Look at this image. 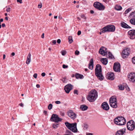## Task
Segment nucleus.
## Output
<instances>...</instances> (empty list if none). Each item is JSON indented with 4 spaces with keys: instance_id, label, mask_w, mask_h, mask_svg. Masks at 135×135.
Masks as SVG:
<instances>
[{
    "instance_id": "1",
    "label": "nucleus",
    "mask_w": 135,
    "mask_h": 135,
    "mask_svg": "<svg viewBox=\"0 0 135 135\" xmlns=\"http://www.w3.org/2000/svg\"><path fill=\"white\" fill-rule=\"evenodd\" d=\"M95 74L97 78L100 80H102L104 79L102 73V67L100 65L97 64L96 65L95 69Z\"/></svg>"
},
{
    "instance_id": "2",
    "label": "nucleus",
    "mask_w": 135,
    "mask_h": 135,
    "mask_svg": "<svg viewBox=\"0 0 135 135\" xmlns=\"http://www.w3.org/2000/svg\"><path fill=\"white\" fill-rule=\"evenodd\" d=\"M97 97V91L95 90H91L88 96L87 99L90 102H93L96 99Z\"/></svg>"
},
{
    "instance_id": "3",
    "label": "nucleus",
    "mask_w": 135,
    "mask_h": 135,
    "mask_svg": "<svg viewBox=\"0 0 135 135\" xmlns=\"http://www.w3.org/2000/svg\"><path fill=\"white\" fill-rule=\"evenodd\" d=\"M114 121L115 124L119 125H124L126 123L125 119L122 116L117 117L114 119Z\"/></svg>"
},
{
    "instance_id": "4",
    "label": "nucleus",
    "mask_w": 135,
    "mask_h": 135,
    "mask_svg": "<svg viewBox=\"0 0 135 135\" xmlns=\"http://www.w3.org/2000/svg\"><path fill=\"white\" fill-rule=\"evenodd\" d=\"M65 124L67 127L73 132H77L78 130L76 127L77 123H70L66 122L65 123Z\"/></svg>"
},
{
    "instance_id": "5",
    "label": "nucleus",
    "mask_w": 135,
    "mask_h": 135,
    "mask_svg": "<svg viewBox=\"0 0 135 135\" xmlns=\"http://www.w3.org/2000/svg\"><path fill=\"white\" fill-rule=\"evenodd\" d=\"M115 30V27L114 25H107L105 26L101 30L102 33L107 32H113Z\"/></svg>"
},
{
    "instance_id": "6",
    "label": "nucleus",
    "mask_w": 135,
    "mask_h": 135,
    "mask_svg": "<svg viewBox=\"0 0 135 135\" xmlns=\"http://www.w3.org/2000/svg\"><path fill=\"white\" fill-rule=\"evenodd\" d=\"M127 127L128 129L131 131H133L135 128V124L133 120H131L127 122Z\"/></svg>"
},
{
    "instance_id": "7",
    "label": "nucleus",
    "mask_w": 135,
    "mask_h": 135,
    "mask_svg": "<svg viewBox=\"0 0 135 135\" xmlns=\"http://www.w3.org/2000/svg\"><path fill=\"white\" fill-rule=\"evenodd\" d=\"M93 6L95 8L99 10L103 11L105 9V6L103 4L98 2H95Z\"/></svg>"
},
{
    "instance_id": "8",
    "label": "nucleus",
    "mask_w": 135,
    "mask_h": 135,
    "mask_svg": "<svg viewBox=\"0 0 135 135\" xmlns=\"http://www.w3.org/2000/svg\"><path fill=\"white\" fill-rule=\"evenodd\" d=\"M62 119L60 118L58 115L56 114H53L51 117V121L58 123L59 122H61Z\"/></svg>"
},
{
    "instance_id": "9",
    "label": "nucleus",
    "mask_w": 135,
    "mask_h": 135,
    "mask_svg": "<svg viewBox=\"0 0 135 135\" xmlns=\"http://www.w3.org/2000/svg\"><path fill=\"white\" fill-rule=\"evenodd\" d=\"M68 115L73 119H75L76 117V114L73 110H69L67 113Z\"/></svg>"
},
{
    "instance_id": "10",
    "label": "nucleus",
    "mask_w": 135,
    "mask_h": 135,
    "mask_svg": "<svg viewBox=\"0 0 135 135\" xmlns=\"http://www.w3.org/2000/svg\"><path fill=\"white\" fill-rule=\"evenodd\" d=\"M128 36L131 39L135 38V30H131L128 32Z\"/></svg>"
},
{
    "instance_id": "11",
    "label": "nucleus",
    "mask_w": 135,
    "mask_h": 135,
    "mask_svg": "<svg viewBox=\"0 0 135 135\" xmlns=\"http://www.w3.org/2000/svg\"><path fill=\"white\" fill-rule=\"evenodd\" d=\"M120 64L118 62H115L114 63L113 69L114 70L118 72H120Z\"/></svg>"
},
{
    "instance_id": "12",
    "label": "nucleus",
    "mask_w": 135,
    "mask_h": 135,
    "mask_svg": "<svg viewBox=\"0 0 135 135\" xmlns=\"http://www.w3.org/2000/svg\"><path fill=\"white\" fill-rule=\"evenodd\" d=\"M130 51L129 48H127L124 49L122 52V56L124 58H125L128 56L129 55Z\"/></svg>"
},
{
    "instance_id": "13",
    "label": "nucleus",
    "mask_w": 135,
    "mask_h": 135,
    "mask_svg": "<svg viewBox=\"0 0 135 135\" xmlns=\"http://www.w3.org/2000/svg\"><path fill=\"white\" fill-rule=\"evenodd\" d=\"M128 76L130 81L135 83V73H131L129 74Z\"/></svg>"
},
{
    "instance_id": "14",
    "label": "nucleus",
    "mask_w": 135,
    "mask_h": 135,
    "mask_svg": "<svg viewBox=\"0 0 135 135\" xmlns=\"http://www.w3.org/2000/svg\"><path fill=\"white\" fill-rule=\"evenodd\" d=\"M107 49L104 47H102L99 50V52L100 54L103 55L105 56L107 54V51H106Z\"/></svg>"
},
{
    "instance_id": "15",
    "label": "nucleus",
    "mask_w": 135,
    "mask_h": 135,
    "mask_svg": "<svg viewBox=\"0 0 135 135\" xmlns=\"http://www.w3.org/2000/svg\"><path fill=\"white\" fill-rule=\"evenodd\" d=\"M73 86L70 84L66 85L64 88V90L67 93H69L70 91L73 89Z\"/></svg>"
},
{
    "instance_id": "16",
    "label": "nucleus",
    "mask_w": 135,
    "mask_h": 135,
    "mask_svg": "<svg viewBox=\"0 0 135 135\" xmlns=\"http://www.w3.org/2000/svg\"><path fill=\"white\" fill-rule=\"evenodd\" d=\"M114 74L113 73L110 72L108 73L106 75V78L108 79L112 80L114 79Z\"/></svg>"
},
{
    "instance_id": "17",
    "label": "nucleus",
    "mask_w": 135,
    "mask_h": 135,
    "mask_svg": "<svg viewBox=\"0 0 135 135\" xmlns=\"http://www.w3.org/2000/svg\"><path fill=\"white\" fill-rule=\"evenodd\" d=\"M101 107L103 110H108L109 109L108 104L105 102L103 103L101 105Z\"/></svg>"
},
{
    "instance_id": "18",
    "label": "nucleus",
    "mask_w": 135,
    "mask_h": 135,
    "mask_svg": "<svg viewBox=\"0 0 135 135\" xmlns=\"http://www.w3.org/2000/svg\"><path fill=\"white\" fill-rule=\"evenodd\" d=\"M126 128H124L118 131L116 133V135H124L126 132Z\"/></svg>"
},
{
    "instance_id": "19",
    "label": "nucleus",
    "mask_w": 135,
    "mask_h": 135,
    "mask_svg": "<svg viewBox=\"0 0 135 135\" xmlns=\"http://www.w3.org/2000/svg\"><path fill=\"white\" fill-rule=\"evenodd\" d=\"M121 25L122 27L124 28H131L126 23L124 22H122L121 23Z\"/></svg>"
},
{
    "instance_id": "20",
    "label": "nucleus",
    "mask_w": 135,
    "mask_h": 135,
    "mask_svg": "<svg viewBox=\"0 0 135 135\" xmlns=\"http://www.w3.org/2000/svg\"><path fill=\"white\" fill-rule=\"evenodd\" d=\"M93 59H91L90 61V62L89 64V68L91 69L92 70L93 68Z\"/></svg>"
},
{
    "instance_id": "21",
    "label": "nucleus",
    "mask_w": 135,
    "mask_h": 135,
    "mask_svg": "<svg viewBox=\"0 0 135 135\" xmlns=\"http://www.w3.org/2000/svg\"><path fill=\"white\" fill-rule=\"evenodd\" d=\"M31 54L30 53H29L27 57V60L26 61V64H29L31 61Z\"/></svg>"
},
{
    "instance_id": "22",
    "label": "nucleus",
    "mask_w": 135,
    "mask_h": 135,
    "mask_svg": "<svg viewBox=\"0 0 135 135\" xmlns=\"http://www.w3.org/2000/svg\"><path fill=\"white\" fill-rule=\"evenodd\" d=\"M116 98L115 97H112L109 99V103H116Z\"/></svg>"
},
{
    "instance_id": "23",
    "label": "nucleus",
    "mask_w": 135,
    "mask_h": 135,
    "mask_svg": "<svg viewBox=\"0 0 135 135\" xmlns=\"http://www.w3.org/2000/svg\"><path fill=\"white\" fill-rule=\"evenodd\" d=\"M80 108L81 110L85 111L86 110L88 109V107L85 105H82L80 106Z\"/></svg>"
},
{
    "instance_id": "24",
    "label": "nucleus",
    "mask_w": 135,
    "mask_h": 135,
    "mask_svg": "<svg viewBox=\"0 0 135 135\" xmlns=\"http://www.w3.org/2000/svg\"><path fill=\"white\" fill-rule=\"evenodd\" d=\"M110 105L111 107L113 108H116L117 107V102H116V103H110Z\"/></svg>"
},
{
    "instance_id": "25",
    "label": "nucleus",
    "mask_w": 135,
    "mask_h": 135,
    "mask_svg": "<svg viewBox=\"0 0 135 135\" xmlns=\"http://www.w3.org/2000/svg\"><path fill=\"white\" fill-rule=\"evenodd\" d=\"M101 61L103 64L106 65L108 63L107 59V58H102L101 60Z\"/></svg>"
},
{
    "instance_id": "26",
    "label": "nucleus",
    "mask_w": 135,
    "mask_h": 135,
    "mask_svg": "<svg viewBox=\"0 0 135 135\" xmlns=\"http://www.w3.org/2000/svg\"><path fill=\"white\" fill-rule=\"evenodd\" d=\"M75 77L76 79H82L83 78V76L81 74H76L75 75Z\"/></svg>"
},
{
    "instance_id": "27",
    "label": "nucleus",
    "mask_w": 135,
    "mask_h": 135,
    "mask_svg": "<svg viewBox=\"0 0 135 135\" xmlns=\"http://www.w3.org/2000/svg\"><path fill=\"white\" fill-rule=\"evenodd\" d=\"M115 9L119 11L121 10L122 9V7L121 6L117 5L115 6Z\"/></svg>"
},
{
    "instance_id": "28",
    "label": "nucleus",
    "mask_w": 135,
    "mask_h": 135,
    "mask_svg": "<svg viewBox=\"0 0 135 135\" xmlns=\"http://www.w3.org/2000/svg\"><path fill=\"white\" fill-rule=\"evenodd\" d=\"M129 17L131 18L135 17V12L131 13L129 15Z\"/></svg>"
},
{
    "instance_id": "29",
    "label": "nucleus",
    "mask_w": 135,
    "mask_h": 135,
    "mask_svg": "<svg viewBox=\"0 0 135 135\" xmlns=\"http://www.w3.org/2000/svg\"><path fill=\"white\" fill-rule=\"evenodd\" d=\"M57 123H56L52 124V127L56 129L58 127V124H57Z\"/></svg>"
},
{
    "instance_id": "30",
    "label": "nucleus",
    "mask_w": 135,
    "mask_h": 135,
    "mask_svg": "<svg viewBox=\"0 0 135 135\" xmlns=\"http://www.w3.org/2000/svg\"><path fill=\"white\" fill-rule=\"evenodd\" d=\"M68 40L69 41V43L70 44H71L73 41V40H72V37L71 36H69V37Z\"/></svg>"
},
{
    "instance_id": "31",
    "label": "nucleus",
    "mask_w": 135,
    "mask_h": 135,
    "mask_svg": "<svg viewBox=\"0 0 135 135\" xmlns=\"http://www.w3.org/2000/svg\"><path fill=\"white\" fill-rule=\"evenodd\" d=\"M132 10L131 8H129L127 9L125 12V14H127L129 12Z\"/></svg>"
},
{
    "instance_id": "32",
    "label": "nucleus",
    "mask_w": 135,
    "mask_h": 135,
    "mask_svg": "<svg viewBox=\"0 0 135 135\" xmlns=\"http://www.w3.org/2000/svg\"><path fill=\"white\" fill-rule=\"evenodd\" d=\"M119 89L120 90H123L124 89V88L123 86L122 85H120L118 86Z\"/></svg>"
},
{
    "instance_id": "33",
    "label": "nucleus",
    "mask_w": 135,
    "mask_h": 135,
    "mask_svg": "<svg viewBox=\"0 0 135 135\" xmlns=\"http://www.w3.org/2000/svg\"><path fill=\"white\" fill-rule=\"evenodd\" d=\"M108 54H109V57L110 58V59H112L114 57V56L113 55L111 54V53L110 52H108Z\"/></svg>"
},
{
    "instance_id": "34",
    "label": "nucleus",
    "mask_w": 135,
    "mask_h": 135,
    "mask_svg": "<svg viewBox=\"0 0 135 135\" xmlns=\"http://www.w3.org/2000/svg\"><path fill=\"white\" fill-rule=\"evenodd\" d=\"M135 20V19L134 18L130 20L129 22L132 24L134 25Z\"/></svg>"
},
{
    "instance_id": "35",
    "label": "nucleus",
    "mask_w": 135,
    "mask_h": 135,
    "mask_svg": "<svg viewBox=\"0 0 135 135\" xmlns=\"http://www.w3.org/2000/svg\"><path fill=\"white\" fill-rule=\"evenodd\" d=\"M83 127L84 128V129H86L88 128V126L87 124L85 123L83 125Z\"/></svg>"
},
{
    "instance_id": "36",
    "label": "nucleus",
    "mask_w": 135,
    "mask_h": 135,
    "mask_svg": "<svg viewBox=\"0 0 135 135\" xmlns=\"http://www.w3.org/2000/svg\"><path fill=\"white\" fill-rule=\"evenodd\" d=\"M61 80L63 81V82L64 83H66L67 82V80L65 78H63Z\"/></svg>"
},
{
    "instance_id": "37",
    "label": "nucleus",
    "mask_w": 135,
    "mask_h": 135,
    "mask_svg": "<svg viewBox=\"0 0 135 135\" xmlns=\"http://www.w3.org/2000/svg\"><path fill=\"white\" fill-rule=\"evenodd\" d=\"M62 55L64 56V55L66 53V52L65 51H63L61 52Z\"/></svg>"
},
{
    "instance_id": "38",
    "label": "nucleus",
    "mask_w": 135,
    "mask_h": 135,
    "mask_svg": "<svg viewBox=\"0 0 135 135\" xmlns=\"http://www.w3.org/2000/svg\"><path fill=\"white\" fill-rule=\"evenodd\" d=\"M132 61L134 64H135V57H133L132 59Z\"/></svg>"
},
{
    "instance_id": "39",
    "label": "nucleus",
    "mask_w": 135,
    "mask_h": 135,
    "mask_svg": "<svg viewBox=\"0 0 135 135\" xmlns=\"http://www.w3.org/2000/svg\"><path fill=\"white\" fill-rule=\"evenodd\" d=\"M68 67V65H65V64H63L62 65V67L64 69H65L67 68Z\"/></svg>"
},
{
    "instance_id": "40",
    "label": "nucleus",
    "mask_w": 135,
    "mask_h": 135,
    "mask_svg": "<svg viewBox=\"0 0 135 135\" xmlns=\"http://www.w3.org/2000/svg\"><path fill=\"white\" fill-rule=\"evenodd\" d=\"M79 52L78 50H76L75 52V54L76 55H78L79 54Z\"/></svg>"
},
{
    "instance_id": "41",
    "label": "nucleus",
    "mask_w": 135,
    "mask_h": 135,
    "mask_svg": "<svg viewBox=\"0 0 135 135\" xmlns=\"http://www.w3.org/2000/svg\"><path fill=\"white\" fill-rule=\"evenodd\" d=\"M55 103L56 104H59L61 103V102L59 101H57L55 102Z\"/></svg>"
},
{
    "instance_id": "42",
    "label": "nucleus",
    "mask_w": 135,
    "mask_h": 135,
    "mask_svg": "<svg viewBox=\"0 0 135 135\" xmlns=\"http://www.w3.org/2000/svg\"><path fill=\"white\" fill-rule=\"evenodd\" d=\"M10 9H11V8L10 7L6 9L7 12H9L10 11Z\"/></svg>"
},
{
    "instance_id": "43",
    "label": "nucleus",
    "mask_w": 135,
    "mask_h": 135,
    "mask_svg": "<svg viewBox=\"0 0 135 135\" xmlns=\"http://www.w3.org/2000/svg\"><path fill=\"white\" fill-rule=\"evenodd\" d=\"M37 74L36 73H35L34 74L33 76L34 77V78H36L37 76Z\"/></svg>"
},
{
    "instance_id": "44",
    "label": "nucleus",
    "mask_w": 135,
    "mask_h": 135,
    "mask_svg": "<svg viewBox=\"0 0 135 135\" xmlns=\"http://www.w3.org/2000/svg\"><path fill=\"white\" fill-rule=\"evenodd\" d=\"M42 7V4L41 3L40 4H39L38 5V8H41Z\"/></svg>"
},
{
    "instance_id": "45",
    "label": "nucleus",
    "mask_w": 135,
    "mask_h": 135,
    "mask_svg": "<svg viewBox=\"0 0 135 135\" xmlns=\"http://www.w3.org/2000/svg\"><path fill=\"white\" fill-rule=\"evenodd\" d=\"M81 33V32L80 31H79L78 32L77 34L78 35H80Z\"/></svg>"
},
{
    "instance_id": "46",
    "label": "nucleus",
    "mask_w": 135,
    "mask_h": 135,
    "mask_svg": "<svg viewBox=\"0 0 135 135\" xmlns=\"http://www.w3.org/2000/svg\"><path fill=\"white\" fill-rule=\"evenodd\" d=\"M57 42L58 44H59L60 43L61 41L60 39H58L57 40Z\"/></svg>"
},
{
    "instance_id": "47",
    "label": "nucleus",
    "mask_w": 135,
    "mask_h": 135,
    "mask_svg": "<svg viewBox=\"0 0 135 135\" xmlns=\"http://www.w3.org/2000/svg\"><path fill=\"white\" fill-rule=\"evenodd\" d=\"M78 91L77 90H75L74 91V93L75 94H78Z\"/></svg>"
},
{
    "instance_id": "48",
    "label": "nucleus",
    "mask_w": 135,
    "mask_h": 135,
    "mask_svg": "<svg viewBox=\"0 0 135 135\" xmlns=\"http://www.w3.org/2000/svg\"><path fill=\"white\" fill-rule=\"evenodd\" d=\"M46 115H47V111L45 110H44L43 112Z\"/></svg>"
},
{
    "instance_id": "49",
    "label": "nucleus",
    "mask_w": 135,
    "mask_h": 135,
    "mask_svg": "<svg viewBox=\"0 0 135 135\" xmlns=\"http://www.w3.org/2000/svg\"><path fill=\"white\" fill-rule=\"evenodd\" d=\"M45 73H43L41 74V75L42 76L44 77L45 76Z\"/></svg>"
},
{
    "instance_id": "50",
    "label": "nucleus",
    "mask_w": 135,
    "mask_h": 135,
    "mask_svg": "<svg viewBox=\"0 0 135 135\" xmlns=\"http://www.w3.org/2000/svg\"><path fill=\"white\" fill-rule=\"evenodd\" d=\"M17 1L20 3H22V0H17Z\"/></svg>"
},
{
    "instance_id": "51",
    "label": "nucleus",
    "mask_w": 135,
    "mask_h": 135,
    "mask_svg": "<svg viewBox=\"0 0 135 135\" xmlns=\"http://www.w3.org/2000/svg\"><path fill=\"white\" fill-rule=\"evenodd\" d=\"M19 105L21 107H23V104L22 103H20L19 104Z\"/></svg>"
},
{
    "instance_id": "52",
    "label": "nucleus",
    "mask_w": 135,
    "mask_h": 135,
    "mask_svg": "<svg viewBox=\"0 0 135 135\" xmlns=\"http://www.w3.org/2000/svg\"><path fill=\"white\" fill-rule=\"evenodd\" d=\"M52 42L53 44H56V40H54L52 41Z\"/></svg>"
},
{
    "instance_id": "53",
    "label": "nucleus",
    "mask_w": 135,
    "mask_h": 135,
    "mask_svg": "<svg viewBox=\"0 0 135 135\" xmlns=\"http://www.w3.org/2000/svg\"><path fill=\"white\" fill-rule=\"evenodd\" d=\"M48 108L49 110L51 109V103L49 104L48 106Z\"/></svg>"
},
{
    "instance_id": "54",
    "label": "nucleus",
    "mask_w": 135,
    "mask_h": 135,
    "mask_svg": "<svg viewBox=\"0 0 135 135\" xmlns=\"http://www.w3.org/2000/svg\"><path fill=\"white\" fill-rule=\"evenodd\" d=\"M41 37L42 38H44V33H43L42 35L41 36Z\"/></svg>"
},
{
    "instance_id": "55",
    "label": "nucleus",
    "mask_w": 135,
    "mask_h": 135,
    "mask_svg": "<svg viewBox=\"0 0 135 135\" xmlns=\"http://www.w3.org/2000/svg\"><path fill=\"white\" fill-rule=\"evenodd\" d=\"M80 17L82 18H84L85 19V17L83 15H81Z\"/></svg>"
},
{
    "instance_id": "56",
    "label": "nucleus",
    "mask_w": 135,
    "mask_h": 135,
    "mask_svg": "<svg viewBox=\"0 0 135 135\" xmlns=\"http://www.w3.org/2000/svg\"><path fill=\"white\" fill-rule=\"evenodd\" d=\"M59 18L60 20H61L62 19V17L61 15H59Z\"/></svg>"
},
{
    "instance_id": "57",
    "label": "nucleus",
    "mask_w": 135,
    "mask_h": 135,
    "mask_svg": "<svg viewBox=\"0 0 135 135\" xmlns=\"http://www.w3.org/2000/svg\"><path fill=\"white\" fill-rule=\"evenodd\" d=\"M90 13L91 14H93L94 13V11L93 10H91L90 11Z\"/></svg>"
},
{
    "instance_id": "58",
    "label": "nucleus",
    "mask_w": 135,
    "mask_h": 135,
    "mask_svg": "<svg viewBox=\"0 0 135 135\" xmlns=\"http://www.w3.org/2000/svg\"><path fill=\"white\" fill-rule=\"evenodd\" d=\"M86 135H93V134L91 133H88L86 134Z\"/></svg>"
},
{
    "instance_id": "59",
    "label": "nucleus",
    "mask_w": 135,
    "mask_h": 135,
    "mask_svg": "<svg viewBox=\"0 0 135 135\" xmlns=\"http://www.w3.org/2000/svg\"><path fill=\"white\" fill-rule=\"evenodd\" d=\"M36 86L37 88H39L40 87V85L38 84H37L36 85Z\"/></svg>"
},
{
    "instance_id": "60",
    "label": "nucleus",
    "mask_w": 135,
    "mask_h": 135,
    "mask_svg": "<svg viewBox=\"0 0 135 135\" xmlns=\"http://www.w3.org/2000/svg\"><path fill=\"white\" fill-rule=\"evenodd\" d=\"M2 26L3 27H4L5 26V25L4 23H2Z\"/></svg>"
},
{
    "instance_id": "61",
    "label": "nucleus",
    "mask_w": 135,
    "mask_h": 135,
    "mask_svg": "<svg viewBox=\"0 0 135 135\" xmlns=\"http://www.w3.org/2000/svg\"><path fill=\"white\" fill-rule=\"evenodd\" d=\"M126 89L128 91H129L130 90V89L128 87H127Z\"/></svg>"
},
{
    "instance_id": "62",
    "label": "nucleus",
    "mask_w": 135,
    "mask_h": 135,
    "mask_svg": "<svg viewBox=\"0 0 135 135\" xmlns=\"http://www.w3.org/2000/svg\"><path fill=\"white\" fill-rule=\"evenodd\" d=\"M6 57V55L5 54H4L3 55V59H4Z\"/></svg>"
},
{
    "instance_id": "63",
    "label": "nucleus",
    "mask_w": 135,
    "mask_h": 135,
    "mask_svg": "<svg viewBox=\"0 0 135 135\" xmlns=\"http://www.w3.org/2000/svg\"><path fill=\"white\" fill-rule=\"evenodd\" d=\"M11 55H12L13 56H14L15 55V53L14 52H13L11 53Z\"/></svg>"
},
{
    "instance_id": "64",
    "label": "nucleus",
    "mask_w": 135,
    "mask_h": 135,
    "mask_svg": "<svg viewBox=\"0 0 135 135\" xmlns=\"http://www.w3.org/2000/svg\"><path fill=\"white\" fill-rule=\"evenodd\" d=\"M5 19L7 21H8V17H6L5 18Z\"/></svg>"
}]
</instances>
